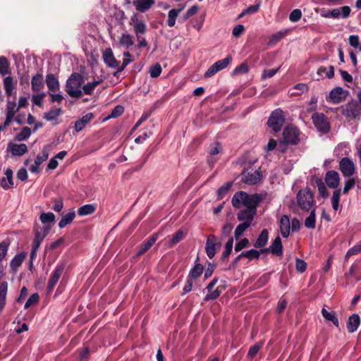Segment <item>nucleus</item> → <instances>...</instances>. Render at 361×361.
Listing matches in <instances>:
<instances>
[{
  "mask_svg": "<svg viewBox=\"0 0 361 361\" xmlns=\"http://www.w3.org/2000/svg\"><path fill=\"white\" fill-rule=\"evenodd\" d=\"M269 238V232L267 229H263L255 243H254V246L257 248H261L266 245L268 241Z\"/></svg>",
  "mask_w": 361,
  "mask_h": 361,
  "instance_id": "2f4dec72",
  "label": "nucleus"
},
{
  "mask_svg": "<svg viewBox=\"0 0 361 361\" xmlns=\"http://www.w3.org/2000/svg\"><path fill=\"white\" fill-rule=\"evenodd\" d=\"M351 8L348 6H343L340 8H334L330 11L332 18H347L350 16Z\"/></svg>",
  "mask_w": 361,
  "mask_h": 361,
  "instance_id": "6ab92c4d",
  "label": "nucleus"
},
{
  "mask_svg": "<svg viewBox=\"0 0 361 361\" xmlns=\"http://www.w3.org/2000/svg\"><path fill=\"white\" fill-rule=\"evenodd\" d=\"M94 115L92 113H88L83 116L80 119L78 120L75 123V130L76 132L81 131L85 126L90 122L93 118Z\"/></svg>",
  "mask_w": 361,
  "mask_h": 361,
  "instance_id": "a878e982",
  "label": "nucleus"
},
{
  "mask_svg": "<svg viewBox=\"0 0 361 361\" xmlns=\"http://www.w3.org/2000/svg\"><path fill=\"white\" fill-rule=\"evenodd\" d=\"M39 219L42 224L54 223L55 221V215L52 212L42 213Z\"/></svg>",
  "mask_w": 361,
  "mask_h": 361,
  "instance_id": "864d4df0",
  "label": "nucleus"
},
{
  "mask_svg": "<svg viewBox=\"0 0 361 361\" xmlns=\"http://www.w3.org/2000/svg\"><path fill=\"white\" fill-rule=\"evenodd\" d=\"M134 44L133 37L128 33H123L119 38V44L126 49H128Z\"/></svg>",
  "mask_w": 361,
  "mask_h": 361,
  "instance_id": "473e14b6",
  "label": "nucleus"
},
{
  "mask_svg": "<svg viewBox=\"0 0 361 361\" xmlns=\"http://www.w3.org/2000/svg\"><path fill=\"white\" fill-rule=\"evenodd\" d=\"M51 146L49 145H45L40 154H39L35 159V164L37 165H41L44 161H45L49 156Z\"/></svg>",
  "mask_w": 361,
  "mask_h": 361,
  "instance_id": "f704fd0d",
  "label": "nucleus"
},
{
  "mask_svg": "<svg viewBox=\"0 0 361 361\" xmlns=\"http://www.w3.org/2000/svg\"><path fill=\"white\" fill-rule=\"evenodd\" d=\"M31 135V130L28 127H24L21 132L16 135V140L18 141L25 140Z\"/></svg>",
  "mask_w": 361,
  "mask_h": 361,
  "instance_id": "5fc2aeb1",
  "label": "nucleus"
},
{
  "mask_svg": "<svg viewBox=\"0 0 361 361\" xmlns=\"http://www.w3.org/2000/svg\"><path fill=\"white\" fill-rule=\"evenodd\" d=\"M269 251L276 256H282L283 245L279 236H277L269 248L261 250L262 252Z\"/></svg>",
  "mask_w": 361,
  "mask_h": 361,
  "instance_id": "a211bd4d",
  "label": "nucleus"
},
{
  "mask_svg": "<svg viewBox=\"0 0 361 361\" xmlns=\"http://www.w3.org/2000/svg\"><path fill=\"white\" fill-rule=\"evenodd\" d=\"M316 214L315 210L311 211L310 215L305 220V226L307 228L314 229L315 228Z\"/></svg>",
  "mask_w": 361,
  "mask_h": 361,
  "instance_id": "a18cd8bd",
  "label": "nucleus"
},
{
  "mask_svg": "<svg viewBox=\"0 0 361 361\" xmlns=\"http://www.w3.org/2000/svg\"><path fill=\"white\" fill-rule=\"evenodd\" d=\"M27 150V147L25 144L13 145L11 148V153L15 156H22Z\"/></svg>",
  "mask_w": 361,
  "mask_h": 361,
  "instance_id": "79ce46f5",
  "label": "nucleus"
},
{
  "mask_svg": "<svg viewBox=\"0 0 361 361\" xmlns=\"http://www.w3.org/2000/svg\"><path fill=\"white\" fill-rule=\"evenodd\" d=\"M203 266L201 264H196L190 271L188 279L194 280L200 277L203 272Z\"/></svg>",
  "mask_w": 361,
  "mask_h": 361,
  "instance_id": "4c0bfd02",
  "label": "nucleus"
},
{
  "mask_svg": "<svg viewBox=\"0 0 361 361\" xmlns=\"http://www.w3.org/2000/svg\"><path fill=\"white\" fill-rule=\"evenodd\" d=\"M262 200V197L261 195H248L245 192L240 191L233 195L232 204L235 208H239L241 204H243L245 208L257 210V207Z\"/></svg>",
  "mask_w": 361,
  "mask_h": 361,
  "instance_id": "f257e3e1",
  "label": "nucleus"
},
{
  "mask_svg": "<svg viewBox=\"0 0 361 361\" xmlns=\"http://www.w3.org/2000/svg\"><path fill=\"white\" fill-rule=\"evenodd\" d=\"M96 210V206L92 204H85L78 210V214L80 216H87L93 214Z\"/></svg>",
  "mask_w": 361,
  "mask_h": 361,
  "instance_id": "e433bc0d",
  "label": "nucleus"
},
{
  "mask_svg": "<svg viewBox=\"0 0 361 361\" xmlns=\"http://www.w3.org/2000/svg\"><path fill=\"white\" fill-rule=\"evenodd\" d=\"M350 92L341 87H336L329 92L328 99L333 104H340L345 101Z\"/></svg>",
  "mask_w": 361,
  "mask_h": 361,
  "instance_id": "9b49d317",
  "label": "nucleus"
},
{
  "mask_svg": "<svg viewBox=\"0 0 361 361\" xmlns=\"http://www.w3.org/2000/svg\"><path fill=\"white\" fill-rule=\"evenodd\" d=\"M249 71V66L246 63H242L238 66L233 71V75L245 74Z\"/></svg>",
  "mask_w": 361,
  "mask_h": 361,
  "instance_id": "bf43d9fd",
  "label": "nucleus"
},
{
  "mask_svg": "<svg viewBox=\"0 0 361 361\" xmlns=\"http://www.w3.org/2000/svg\"><path fill=\"white\" fill-rule=\"evenodd\" d=\"M4 87L7 96L12 95L15 89L13 77L7 76L4 79Z\"/></svg>",
  "mask_w": 361,
  "mask_h": 361,
  "instance_id": "72a5a7b5",
  "label": "nucleus"
},
{
  "mask_svg": "<svg viewBox=\"0 0 361 361\" xmlns=\"http://www.w3.org/2000/svg\"><path fill=\"white\" fill-rule=\"evenodd\" d=\"M312 119L318 131L326 133L330 130V124L327 117L322 113L315 112L312 116Z\"/></svg>",
  "mask_w": 361,
  "mask_h": 361,
  "instance_id": "9d476101",
  "label": "nucleus"
},
{
  "mask_svg": "<svg viewBox=\"0 0 361 361\" xmlns=\"http://www.w3.org/2000/svg\"><path fill=\"white\" fill-rule=\"evenodd\" d=\"M322 314L326 321L331 322L334 324V325H335L336 327H338L339 321L336 316V312H334V311L329 312L327 310H326L325 308H322Z\"/></svg>",
  "mask_w": 361,
  "mask_h": 361,
  "instance_id": "7c9ffc66",
  "label": "nucleus"
},
{
  "mask_svg": "<svg viewBox=\"0 0 361 361\" xmlns=\"http://www.w3.org/2000/svg\"><path fill=\"white\" fill-rule=\"evenodd\" d=\"M302 17V12L300 9H294L289 15V20L295 23L300 20Z\"/></svg>",
  "mask_w": 361,
  "mask_h": 361,
  "instance_id": "e2e57ef3",
  "label": "nucleus"
},
{
  "mask_svg": "<svg viewBox=\"0 0 361 361\" xmlns=\"http://www.w3.org/2000/svg\"><path fill=\"white\" fill-rule=\"evenodd\" d=\"M45 80L49 90L55 92L59 90V82L54 74H47Z\"/></svg>",
  "mask_w": 361,
  "mask_h": 361,
  "instance_id": "cd10ccee",
  "label": "nucleus"
},
{
  "mask_svg": "<svg viewBox=\"0 0 361 361\" xmlns=\"http://www.w3.org/2000/svg\"><path fill=\"white\" fill-rule=\"evenodd\" d=\"M182 10L183 8L171 9L169 11V19L167 20V24L169 27H173L175 25L176 18Z\"/></svg>",
  "mask_w": 361,
  "mask_h": 361,
  "instance_id": "37998d69",
  "label": "nucleus"
},
{
  "mask_svg": "<svg viewBox=\"0 0 361 361\" xmlns=\"http://www.w3.org/2000/svg\"><path fill=\"white\" fill-rule=\"evenodd\" d=\"M123 56H124V58L123 59V63H122V65L121 66H118V68L117 69V72H122L125 68L130 63H131L133 59H131L132 57V55L130 54V52L128 51H125L123 53Z\"/></svg>",
  "mask_w": 361,
  "mask_h": 361,
  "instance_id": "09e8293b",
  "label": "nucleus"
},
{
  "mask_svg": "<svg viewBox=\"0 0 361 361\" xmlns=\"http://www.w3.org/2000/svg\"><path fill=\"white\" fill-rule=\"evenodd\" d=\"M339 109L347 118L355 119L361 115V107L358 102L354 99L341 106Z\"/></svg>",
  "mask_w": 361,
  "mask_h": 361,
  "instance_id": "20e7f679",
  "label": "nucleus"
},
{
  "mask_svg": "<svg viewBox=\"0 0 361 361\" xmlns=\"http://www.w3.org/2000/svg\"><path fill=\"white\" fill-rule=\"evenodd\" d=\"M103 59L104 63L111 68H118L119 62L114 57L111 48H107L103 51Z\"/></svg>",
  "mask_w": 361,
  "mask_h": 361,
  "instance_id": "f3484780",
  "label": "nucleus"
},
{
  "mask_svg": "<svg viewBox=\"0 0 361 361\" xmlns=\"http://www.w3.org/2000/svg\"><path fill=\"white\" fill-rule=\"evenodd\" d=\"M124 111V109L122 106L118 105L115 106L111 111V114L108 116L107 118H117L120 116Z\"/></svg>",
  "mask_w": 361,
  "mask_h": 361,
  "instance_id": "338daca9",
  "label": "nucleus"
},
{
  "mask_svg": "<svg viewBox=\"0 0 361 361\" xmlns=\"http://www.w3.org/2000/svg\"><path fill=\"white\" fill-rule=\"evenodd\" d=\"M133 28L137 36L145 34L147 30L146 24L142 21H137L134 24Z\"/></svg>",
  "mask_w": 361,
  "mask_h": 361,
  "instance_id": "3c124183",
  "label": "nucleus"
},
{
  "mask_svg": "<svg viewBox=\"0 0 361 361\" xmlns=\"http://www.w3.org/2000/svg\"><path fill=\"white\" fill-rule=\"evenodd\" d=\"M26 254L24 252L16 255L10 262V267L13 273H16L25 259Z\"/></svg>",
  "mask_w": 361,
  "mask_h": 361,
  "instance_id": "bb28decb",
  "label": "nucleus"
},
{
  "mask_svg": "<svg viewBox=\"0 0 361 361\" xmlns=\"http://www.w3.org/2000/svg\"><path fill=\"white\" fill-rule=\"evenodd\" d=\"M8 290V283L3 281L0 283V310H2L5 304Z\"/></svg>",
  "mask_w": 361,
  "mask_h": 361,
  "instance_id": "c9c22d12",
  "label": "nucleus"
},
{
  "mask_svg": "<svg viewBox=\"0 0 361 361\" xmlns=\"http://www.w3.org/2000/svg\"><path fill=\"white\" fill-rule=\"evenodd\" d=\"M75 216V212L72 209L69 212L66 214H62L61 219L59 222V227L63 228L67 225L72 223Z\"/></svg>",
  "mask_w": 361,
  "mask_h": 361,
  "instance_id": "c756f323",
  "label": "nucleus"
},
{
  "mask_svg": "<svg viewBox=\"0 0 361 361\" xmlns=\"http://www.w3.org/2000/svg\"><path fill=\"white\" fill-rule=\"evenodd\" d=\"M61 114V109H54L49 111L47 113L44 115V118L47 121H54Z\"/></svg>",
  "mask_w": 361,
  "mask_h": 361,
  "instance_id": "8fccbe9b",
  "label": "nucleus"
},
{
  "mask_svg": "<svg viewBox=\"0 0 361 361\" xmlns=\"http://www.w3.org/2000/svg\"><path fill=\"white\" fill-rule=\"evenodd\" d=\"M183 239V232L181 230H179L173 235L171 239L169 241V245L171 247L173 245H176L178 243H179Z\"/></svg>",
  "mask_w": 361,
  "mask_h": 361,
  "instance_id": "4d7b16f0",
  "label": "nucleus"
},
{
  "mask_svg": "<svg viewBox=\"0 0 361 361\" xmlns=\"http://www.w3.org/2000/svg\"><path fill=\"white\" fill-rule=\"evenodd\" d=\"M360 324V318L358 314H353L349 317L347 322V329L348 332L353 333L358 329Z\"/></svg>",
  "mask_w": 361,
  "mask_h": 361,
  "instance_id": "b1692460",
  "label": "nucleus"
},
{
  "mask_svg": "<svg viewBox=\"0 0 361 361\" xmlns=\"http://www.w3.org/2000/svg\"><path fill=\"white\" fill-rule=\"evenodd\" d=\"M250 226V225L245 222L238 225L234 231L235 238L238 240Z\"/></svg>",
  "mask_w": 361,
  "mask_h": 361,
  "instance_id": "de8ad7c7",
  "label": "nucleus"
},
{
  "mask_svg": "<svg viewBox=\"0 0 361 361\" xmlns=\"http://www.w3.org/2000/svg\"><path fill=\"white\" fill-rule=\"evenodd\" d=\"M263 344V341H259L256 343L254 345L251 346L247 353V357L250 359L254 358L259 350L262 348Z\"/></svg>",
  "mask_w": 361,
  "mask_h": 361,
  "instance_id": "c03bdc74",
  "label": "nucleus"
},
{
  "mask_svg": "<svg viewBox=\"0 0 361 361\" xmlns=\"http://www.w3.org/2000/svg\"><path fill=\"white\" fill-rule=\"evenodd\" d=\"M339 170L344 177H350L355 172V166L350 159L344 157L339 161Z\"/></svg>",
  "mask_w": 361,
  "mask_h": 361,
  "instance_id": "f8f14e48",
  "label": "nucleus"
},
{
  "mask_svg": "<svg viewBox=\"0 0 361 361\" xmlns=\"http://www.w3.org/2000/svg\"><path fill=\"white\" fill-rule=\"evenodd\" d=\"M349 44L350 46L359 49L361 51V45L360 44V39L357 35H350L348 38Z\"/></svg>",
  "mask_w": 361,
  "mask_h": 361,
  "instance_id": "69168bd1",
  "label": "nucleus"
},
{
  "mask_svg": "<svg viewBox=\"0 0 361 361\" xmlns=\"http://www.w3.org/2000/svg\"><path fill=\"white\" fill-rule=\"evenodd\" d=\"M233 228V226L230 223L225 224L222 228H221V238H224L225 237H227L230 235L232 230Z\"/></svg>",
  "mask_w": 361,
  "mask_h": 361,
  "instance_id": "774afa93",
  "label": "nucleus"
},
{
  "mask_svg": "<svg viewBox=\"0 0 361 361\" xmlns=\"http://www.w3.org/2000/svg\"><path fill=\"white\" fill-rule=\"evenodd\" d=\"M218 281V278H214L212 281L207 286L206 289L208 290V293L204 297L205 301L213 300L218 298L221 295V291L219 288L213 290L214 286Z\"/></svg>",
  "mask_w": 361,
  "mask_h": 361,
  "instance_id": "dca6fc26",
  "label": "nucleus"
},
{
  "mask_svg": "<svg viewBox=\"0 0 361 361\" xmlns=\"http://www.w3.org/2000/svg\"><path fill=\"white\" fill-rule=\"evenodd\" d=\"M232 186L231 182H228L225 183L224 185L220 187L219 190H217V195L219 199H222L224 196L228 192V191L230 190V188Z\"/></svg>",
  "mask_w": 361,
  "mask_h": 361,
  "instance_id": "6e6d98bb",
  "label": "nucleus"
},
{
  "mask_svg": "<svg viewBox=\"0 0 361 361\" xmlns=\"http://www.w3.org/2000/svg\"><path fill=\"white\" fill-rule=\"evenodd\" d=\"M279 228L281 235L288 238L290 232V221L287 215H283L279 221Z\"/></svg>",
  "mask_w": 361,
  "mask_h": 361,
  "instance_id": "aec40b11",
  "label": "nucleus"
},
{
  "mask_svg": "<svg viewBox=\"0 0 361 361\" xmlns=\"http://www.w3.org/2000/svg\"><path fill=\"white\" fill-rule=\"evenodd\" d=\"M360 252H361V242L348 250L345 257V259H348L350 256L357 255Z\"/></svg>",
  "mask_w": 361,
  "mask_h": 361,
  "instance_id": "680f3d73",
  "label": "nucleus"
},
{
  "mask_svg": "<svg viewBox=\"0 0 361 361\" xmlns=\"http://www.w3.org/2000/svg\"><path fill=\"white\" fill-rule=\"evenodd\" d=\"M300 132L298 128L293 126H286L283 132V140L286 145H298L300 142Z\"/></svg>",
  "mask_w": 361,
  "mask_h": 361,
  "instance_id": "0eeeda50",
  "label": "nucleus"
},
{
  "mask_svg": "<svg viewBox=\"0 0 361 361\" xmlns=\"http://www.w3.org/2000/svg\"><path fill=\"white\" fill-rule=\"evenodd\" d=\"M0 185L5 190H8L13 187V171L11 169H6L5 171V176L1 179Z\"/></svg>",
  "mask_w": 361,
  "mask_h": 361,
  "instance_id": "5701e85b",
  "label": "nucleus"
},
{
  "mask_svg": "<svg viewBox=\"0 0 361 361\" xmlns=\"http://www.w3.org/2000/svg\"><path fill=\"white\" fill-rule=\"evenodd\" d=\"M285 118L283 111L277 109L271 113L267 123L275 132H279L281 130Z\"/></svg>",
  "mask_w": 361,
  "mask_h": 361,
  "instance_id": "1a4fd4ad",
  "label": "nucleus"
},
{
  "mask_svg": "<svg viewBox=\"0 0 361 361\" xmlns=\"http://www.w3.org/2000/svg\"><path fill=\"white\" fill-rule=\"evenodd\" d=\"M232 61L231 56L228 55L225 59L217 61L214 63V65L218 68V71H221L226 68Z\"/></svg>",
  "mask_w": 361,
  "mask_h": 361,
  "instance_id": "603ef678",
  "label": "nucleus"
},
{
  "mask_svg": "<svg viewBox=\"0 0 361 361\" xmlns=\"http://www.w3.org/2000/svg\"><path fill=\"white\" fill-rule=\"evenodd\" d=\"M317 80L327 78H332L334 76V68L333 66L329 67L320 66L317 70Z\"/></svg>",
  "mask_w": 361,
  "mask_h": 361,
  "instance_id": "393cba45",
  "label": "nucleus"
},
{
  "mask_svg": "<svg viewBox=\"0 0 361 361\" xmlns=\"http://www.w3.org/2000/svg\"><path fill=\"white\" fill-rule=\"evenodd\" d=\"M256 213L257 210L245 208L238 213L237 218L238 221L251 225L252 221L254 220L255 216L256 215Z\"/></svg>",
  "mask_w": 361,
  "mask_h": 361,
  "instance_id": "2eb2a0df",
  "label": "nucleus"
},
{
  "mask_svg": "<svg viewBox=\"0 0 361 361\" xmlns=\"http://www.w3.org/2000/svg\"><path fill=\"white\" fill-rule=\"evenodd\" d=\"M233 245V238L231 237L228 239V240L226 242V243L225 244L224 251L223 252L222 255H221V259L223 261L227 260L228 256L230 255V254L232 252Z\"/></svg>",
  "mask_w": 361,
  "mask_h": 361,
  "instance_id": "a19ab883",
  "label": "nucleus"
},
{
  "mask_svg": "<svg viewBox=\"0 0 361 361\" xmlns=\"http://www.w3.org/2000/svg\"><path fill=\"white\" fill-rule=\"evenodd\" d=\"M65 269V266L63 264H58L54 271L51 273L50 279L49 280L47 284V290L48 292H51L56 283H58L59 279L62 276L63 271Z\"/></svg>",
  "mask_w": 361,
  "mask_h": 361,
  "instance_id": "4468645a",
  "label": "nucleus"
},
{
  "mask_svg": "<svg viewBox=\"0 0 361 361\" xmlns=\"http://www.w3.org/2000/svg\"><path fill=\"white\" fill-rule=\"evenodd\" d=\"M32 90L35 92L40 91L44 87L43 76L40 73H37L32 78L31 80Z\"/></svg>",
  "mask_w": 361,
  "mask_h": 361,
  "instance_id": "c85d7f7f",
  "label": "nucleus"
},
{
  "mask_svg": "<svg viewBox=\"0 0 361 361\" xmlns=\"http://www.w3.org/2000/svg\"><path fill=\"white\" fill-rule=\"evenodd\" d=\"M9 63L5 56H0V75L4 76L9 73Z\"/></svg>",
  "mask_w": 361,
  "mask_h": 361,
  "instance_id": "49530a36",
  "label": "nucleus"
},
{
  "mask_svg": "<svg viewBox=\"0 0 361 361\" xmlns=\"http://www.w3.org/2000/svg\"><path fill=\"white\" fill-rule=\"evenodd\" d=\"M324 180L327 186L330 188L336 189L331 197L332 207L335 211H337L339 207L340 197L341 194V189H337L340 183L339 173L334 170L326 172Z\"/></svg>",
  "mask_w": 361,
  "mask_h": 361,
  "instance_id": "f03ea898",
  "label": "nucleus"
},
{
  "mask_svg": "<svg viewBox=\"0 0 361 361\" xmlns=\"http://www.w3.org/2000/svg\"><path fill=\"white\" fill-rule=\"evenodd\" d=\"M297 202L301 209L310 210L314 204V197L308 189L300 190L297 194Z\"/></svg>",
  "mask_w": 361,
  "mask_h": 361,
  "instance_id": "39448f33",
  "label": "nucleus"
},
{
  "mask_svg": "<svg viewBox=\"0 0 361 361\" xmlns=\"http://www.w3.org/2000/svg\"><path fill=\"white\" fill-rule=\"evenodd\" d=\"M355 185V180L354 178H350L345 180L344 187L343 189V194L348 193L349 190H351Z\"/></svg>",
  "mask_w": 361,
  "mask_h": 361,
  "instance_id": "0e129e2a",
  "label": "nucleus"
},
{
  "mask_svg": "<svg viewBox=\"0 0 361 361\" xmlns=\"http://www.w3.org/2000/svg\"><path fill=\"white\" fill-rule=\"evenodd\" d=\"M102 82V80H94L91 82H88L82 86V90L84 94L90 95L92 94L95 87Z\"/></svg>",
  "mask_w": 361,
  "mask_h": 361,
  "instance_id": "58836bf2",
  "label": "nucleus"
},
{
  "mask_svg": "<svg viewBox=\"0 0 361 361\" xmlns=\"http://www.w3.org/2000/svg\"><path fill=\"white\" fill-rule=\"evenodd\" d=\"M262 177V173L258 170H244L242 173V180L248 185L257 183Z\"/></svg>",
  "mask_w": 361,
  "mask_h": 361,
  "instance_id": "ddd939ff",
  "label": "nucleus"
},
{
  "mask_svg": "<svg viewBox=\"0 0 361 361\" xmlns=\"http://www.w3.org/2000/svg\"><path fill=\"white\" fill-rule=\"evenodd\" d=\"M221 247V241L213 234L209 235L207 238L205 252L209 259H213L216 252Z\"/></svg>",
  "mask_w": 361,
  "mask_h": 361,
  "instance_id": "6e6552de",
  "label": "nucleus"
},
{
  "mask_svg": "<svg viewBox=\"0 0 361 361\" xmlns=\"http://www.w3.org/2000/svg\"><path fill=\"white\" fill-rule=\"evenodd\" d=\"M39 296L38 293H33L30 295V297L28 298L27 302L25 304L24 308L27 309L30 307L35 305L37 304L39 301Z\"/></svg>",
  "mask_w": 361,
  "mask_h": 361,
  "instance_id": "13d9d810",
  "label": "nucleus"
},
{
  "mask_svg": "<svg viewBox=\"0 0 361 361\" xmlns=\"http://www.w3.org/2000/svg\"><path fill=\"white\" fill-rule=\"evenodd\" d=\"M83 77L77 73L71 75L66 82V91L71 97L79 99L82 96L81 90Z\"/></svg>",
  "mask_w": 361,
  "mask_h": 361,
  "instance_id": "7ed1b4c3",
  "label": "nucleus"
},
{
  "mask_svg": "<svg viewBox=\"0 0 361 361\" xmlns=\"http://www.w3.org/2000/svg\"><path fill=\"white\" fill-rule=\"evenodd\" d=\"M18 110L19 107L16 106L15 100H7L6 108V116L14 117L15 114L18 111Z\"/></svg>",
  "mask_w": 361,
  "mask_h": 361,
  "instance_id": "ea45409f",
  "label": "nucleus"
},
{
  "mask_svg": "<svg viewBox=\"0 0 361 361\" xmlns=\"http://www.w3.org/2000/svg\"><path fill=\"white\" fill-rule=\"evenodd\" d=\"M154 4V0H133V5L136 10L145 13Z\"/></svg>",
  "mask_w": 361,
  "mask_h": 361,
  "instance_id": "4be33fe9",
  "label": "nucleus"
},
{
  "mask_svg": "<svg viewBox=\"0 0 361 361\" xmlns=\"http://www.w3.org/2000/svg\"><path fill=\"white\" fill-rule=\"evenodd\" d=\"M50 228L44 226L40 229H36L35 231V238L32 245L30 259L32 260L37 256V252L40 247L42 242L47 235Z\"/></svg>",
  "mask_w": 361,
  "mask_h": 361,
  "instance_id": "423d86ee",
  "label": "nucleus"
},
{
  "mask_svg": "<svg viewBox=\"0 0 361 361\" xmlns=\"http://www.w3.org/2000/svg\"><path fill=\"white\" fill-rule=\"evenodd\" d=\"M161 71V65L159 63H156L149 68L150 76L152 78H157L160 75Z\"/></svg>",
  "mask_w": 361,
  "mask_h": 361,
  "instance_id": "052dcab7",
  "label": "nucleus"
},
{
  "mask_svg": "<svg viewBox=\"0 0 361 361\" xmlns=\"http://www.w3.org/2000/svg\"><path fill=\"white\" fill-rule=\"evenodd\" d=\"M159 237L158 233H154L151 235L145 243L140 245L137 252V255H142L145 253L157 240Z\"/></svg>",
  "mask_w": 361,
  "mask_h": 361,
  "instance_id": "412c9836",
  "label": "nucleus"
}]
</instances>
